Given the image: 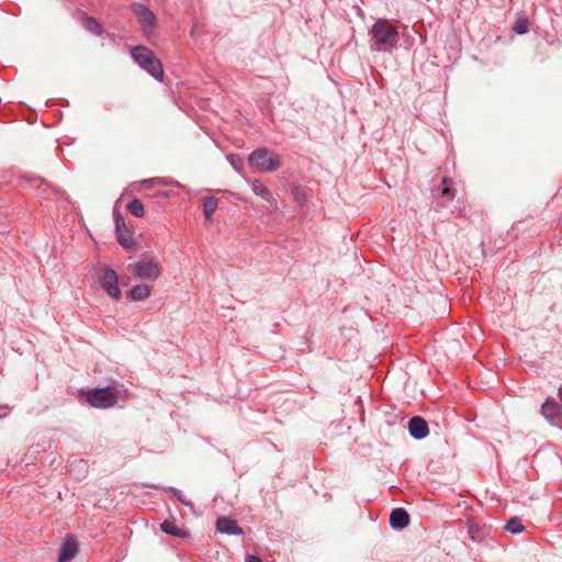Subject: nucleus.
<instances>
[{
	"label": "nucleus",
	"instance_id": "2eb2a0df",
	"mask_svg": "<svg viewBox=\"0 0 562 562\" xmlns=\"http://www.w3.org/2000/svg\"><path fill=\"white\" fill-rule=\"evenodd\" d=\"M130 295L134 301L146 300L150 295V286L147 284H137L131 289Z\"/></svg>",
	"mask_w": 562,
	"mask_h": 562
},
{
	"label": "nucleus",
	"instance_id": "ddd939ff",
	"mask_svg": "<svg viewBox=\"0 0 562 562\" xmlns=\"http://www.w3.org/2000/svg\"><path fill=\"white\" fill-rule=\"evenodd\" d=\"M116 236L120 245L131 248L134 245L132 233L125 227L123 220H116Z\"/></svg>",
	"mask_w": 562,
	"mask_h": 562
},
{
	"label": "nucleus",
	"instance_id": "6e6552de",
	"mask_svg": "<svg viewBox=\"0 0 562 562\" xmlns=\"http://www.w3.org/2000/svg\"><path fill=\"white\" fill-rule=\"evenodd\" d=\"M541 414L551 425L562 429V412L554 398H547L541 406Z\"/></svg>",
	"mask_w": 562,
	"mask_h": 562
},
{
	"label": "nucleus",
	"instance_id": "f8f14e48",
	"mask_svg": "<svg viewBox=\"0 0 562 562\" xmlns=\"http://www.w3.org/2000/svg\"><path fill=\"white\" fill-rule=\"evenodd\" d=\"M409 524V515L403 508H395L390 514V525L395 529H403Z\"/></svg>",
	"mask_w": 562,
	"mask_h": 562
},
{
	"label": "nucleus",
	"instance_id": "f03ea898",
	"mask_svg": "<svg viewBox=\"0 0 562 562\" xmlns=\"http://www.w3.org/2000/svg\"><path fill=\"white\" fill-rule=\"evenodd\" d=\"M131 55L137 65L146 70L150 76L157 80H162L164 69L161 61L149 48L145 46H136L131 50Z\"/></svg>",
	"mask_w": 562,
	"mask_h": 562
},
{
	"label": "nucleus",
	"instance_id": "a211bd4d",
	"mask_svg": "<svg viewBox=\"0 0 562 562\" xmlns=\"http://www.w3.org/2000/svg\"><path fill=\"white\" fill-rule=\"evenodd\" d=\"M292 195L295 202L302 206L307 201L308 191L305 187L294 186L292 189Z\"/></svg>",
	"mask_w": 562,
	"mask_h": 562
},
{
	"label": "nucleus",
	"instance_id": "0eeeda50",
	"mask_svg": "<svg viewBox=\"0 0 562 562\" xmlns=\"http://www.w3.org/2000/svg\"><path fill=\"white\" fill-rule=\"evenodd\" d=\"M131 9L136 15L138 23L142 25L144 33L148 36L156 24L155 14L143 3H133Z\"/></svg>",
	"mask_w": 562,
	"mask_h": 562
},
{
	"label": "nucleus",
	"instance_id": "4468645a",
	"mask_svg": "<svg viewBox=\"0 0 562 562\" xmlns=\"http://www.w3.org/2000/svg\"><path fill=\"white\" fill-rule=\"evenodd\" d=\"M251 189L256 195L261 196L263 200L270 202L272 200V193L268 187H266L260 180L251 181Z\"/></svg>",
	"mask_w": 562,
	"mask_h": 562
},
{
	"label": "nucleus",
	"instance_id": "7ed1b4c3",
	"mask_svg": "<svg viewBox=\"0 0 562 562\" xmlns=\"http://www.w3.org/2000/svg\"><path fill=\"white\" fill-rule=\"evenodd\" d=\"M128 269L134 277L149 282L156 281L161 274L160 261L148 255L140 256L137 261L128 266Z\"/></svg>",
	"mask_w": 562,
	"mask_h": 562
},
{
	"label": "nucleus",
	"instance_id": "f257e3e1",
	"mask_svg": "<svg viewBox=\"0 0 562 562\" xmlns=\"http://www.w3.org/2000/svg\"><path fill=\"white\" fill-rule=\"evenodd\" d=\"M371 48L375 52H390L397 46L400 36L396 26L385 19H379L370 30Z\"/></svg>",
	"mask_w": 562,
	"mask_h": 562
},
{
	"label": "nucleus",
	"instance_id": "20e7f679",
	"mask_svg": "<svg viewBox=\"0 0 562 562\" xmlns=\"http://www.w3.org/2000/svg\"><path fill=\"white\" fill-rule=\"evenodd\" d=\"M248 162L252 168L261 172H272L279 169L281 159L277 153L261 147L250 154Z\"/></svg>",
	"mask_w": 562,
	"mask_h": 562
},
{
	"label": "nucleus",
	"instance_id": "9b49d317",
	"mask_svg": "<svg viewBox=\"0 0 562 562\" xmlns=\"http://www.w3.org/2000/svg\"><path fill=\"white\" fill-rule=\"evenodd\" d=\"M216 528L221 533L227 535H241L243 529L237 525V521L228 517H220L216 521Z\"/></svg>",
	"mask_w": 562,
	"mask_h": 562
},
{
	"label": "nucleus",
	"instance_id": "aec40b11",
	"mask_svg": "<svg viewBox=\"0 0 562 562\" xmlns=\"http://www.w3.org/2000/svg\"><path fill=\"white\" fill-rule=\"evenodd\" d=\"M505 529L512 533H519L525 529V526L520 518L514 517L507 521Z\"/></svg>",
	"mask_w": 562,
	"mask_h": 562
},
{
	"label": "nucleus",
	"instance_id": "dca6fc26",
	"mask_svg": "<svg viewBox=\"0 0 562 562\" xmlns=\"http://www.w3.org/2000/svg\"><path fill=\"white\" fill-rule=\"evenodd\" d=\"M160 528L164 532L168 533V535H171V536H176V537H186L187 536V532L184 530H182L181 528H179L175 521L172 520H165L161 525H160Z\"/></svg>",
	"mask_w": 562,
	"mask_h": 562
},
{
	"label": "nucleus",
	"instance_id": "9d476101",
	"mask_svg": "<svg viewBox=\"0 0 562 562\" xmlns=\"http://www.w3.org/2000/svg\"><path fill=\"white\" fill-rule=\"evenodd\" d=\"M409 434L416 439H423L428 435V425L424 418L415 416L408 423Z\"/></svg>",
	"mask_w": 562,
	"mask_h": 562
},
{
	"label": "nucleus",
	"instance_id": "4be33fe9",
	"mask_svg": "<svg viewBox=\"0 0 562 562\" xmlns=\"http://www.w3.org/2000/svg\"><path fill=\"white\" fill-rule=\"evenodd\" d=\"M441 186L442 195L447 196L449 200H452L456 196V190L452 188V180L449 178H443Z\"/></svg>",
	"mask_w": 562,
	"mask_h": 562
},
{
	"label": "nucleus",
	"instance_id": "412c9836",
	"mask_svg": "<svg viewBox=\"0 0 562 562\" xmlns=\"http://www.w3.org/2000/svg\"><path fill=\"white\" fill-rule=\"evenodd\" d=\"M127 210L136 217L144 215V205L140 200L134 199L127 204Z\"/></svg>",
	"mask_w": 562,
	"mask_h": 562
},
{
	"label": "nucleus",
	"instance_id": "a878e982",
	"mask_svg": "<svg viewBox=\"0 0 562 562\" xmlns=\"http://www.w3.org/2000/svg\"><path fill=\"white\" fill-rule=\"evenodd\" d=\"M245 562H262V560L256 555H247Z\"/></svg>",
	"mask_w": 562,
	"mask_h": 562
},
{
	"label": "nucleus",
	"instance_id": "1a4fd4ad",
	"mask_svg": "<svg viewBox=\"0 0 562 562\" xmlns=\"http://www.w3.org/2000/svg\"><path fill=\"white\" fill-rule=\"evenodd\" d=\"M77 552L78 543L76 539L72 537H67L60 547L58 562H69L76 557Z\"/></svg>",
	"mask_w": 562,
	"mask_h": 562
},
{
	"label": "nucleus",
	"instance_id": "393cba45",
	"mask_svg": "<svg viewBox=\"0 0 562 562\" xmlns=\"http://www.w3.org/2000/svg\"><path fill=\"white\" fill-rule=\"evenodd\" d=\"M173 496H176L181 503L187 504L182 498V493L179 490L171 488Z\"/></svg>",
	"mask_w": 562,
	"mask_h": 562
},
{
	"label": "nucleus",
	"instance_id": "f3484780",
	"mask_svg": "<svg viewBox=\"0 0 562 562\" xmlns=\"http://www.w3.org/2000/svg\"><path fill=\"white\" fill-rule=\"evenodd\" d=\"M218 205V200L214 196H209L203 200V211L206 220H210Z\"/></svg>",
	"mask_w": 562,
	"mask_h": 562
},
{
	"label": "nucleus",
	"instance_id": "5701e85b",
	"mask_svg": "<svg viewBox=\"0 0 562 562\" xmlns=\"http://www.w3.org/2000/svg\"><path fill=\"white\" fill-rule=\"evenodd\" d=\"M513 30L517 33V34H525L528 32L529 30V22H528V19L526 18H519L514 26H513Z\"/></svg>",
	"mask_w": 562,
	"mask_h": 562
},
{
	"label": "nucleus",
	"instance_id": "6ab92c4d",
	"mask_svg": "<svg viewBox=\"0 0 562 562\" xmlns=\"http://www.w3.org/2000/svg\"><path fill=\"white\" fill-rule=\"evenodd\" d=\"M83 26L94 35H101L103 31L102 25L95 19L89 16L83 19Z\"/></svg>",
	"mask_w": 562,
	"mask_h": 562
},
{
	"label": "nucleus",
	"instance_id": "b1692460",
	"mask_svg": "<svg viewBox=\"0 0 562 562\" xmlns=\"http://www.w3.org/2000/svg\"><path fill=\"white\" fill-rule=\"evenodd\" d=\"M159 183H161L159 179H146L140 182V188L148 189Z\"/></svg>",
	"mask_w": 562,
	"mask_h": 562
},
{
	"label": "nucleus",
	"instance_id": "39448f33",
	"mask_svg": "<svg viewBox=\"0 0 562 562\" xmlns=\"http://www.w3.org/2000/svg\"><path fill=\"white\" fill-rule=\"evenodd\" d=\"M120 391L114 386L93 389L86 393V401L97 408H109L116 404Z\"/></svg>",
	"mask_w": 562,
	"mask_h": 562
},
{
	"label": "nucleus",
	"instance_id": "423d86ee",
	"mask_svg": "<svg viewBox=\"0 0 562 562\" xmlns=\"http://www.w3.org/2000/svg\"><path fill=\"white\" fill-rule=\"evenodd\" d=\"M100 286L114 300H119L121 297V289L119 286V277L116 272L109 268L104 267L102 269V274L99 278Z\"/></svg>",
	"mask_w": 562,
	"mask_h": 562
}]
</instances>
